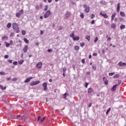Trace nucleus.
<instances>
[{
  "instance_id": "f257e3e1",
  "label": "nucleus",
  "mask_w": 126,
  "mask_h": 126,
  "mask_svg": "<svg viewBox=\"0 0 126 126\" xmlns=\"http://www.w3.org/2000/svg\"><path fill=\"white\" fill-rule=\"evenodd\" d=\"M12 27L16 33H19V32H20L19 31V27L16 23H14L12 24Z\"/></svg>"
},
{
  "instance_id": "f03ea898",
  "label": "nucleus",
  "mask_w": 126,
  "mask_h": 126,
  "mask_svg": "<svg viewBox=\"0 0 126 126\" xmlns=\"http://www.w3.org/2000/svg\"><path fill=\"white\" fill-rule=\"evenodd\" d=\"M83 7L85 8V12L86 13H88L90 11V7H89V6H87L86 4H84Z\"/></svg>"
},
{
  "instance_id": "7ed1b4c3",
  "label": "nucleus",
  "mask_w": 126,
  "mask_h": 126,
  "mask_svg": "<svg viewBox=\"0 0 126 126\" xmlns=\"http://www.w3.org/2000/svg\"><path fill=\"white\" fill-rule=\"evenodd\" d=\"M50 15H51V11L48 10L44 15L43 17L44 18H48Z\"/></svg>"
},
{
  "instance_id": "20e7f679",
  "label": "nucleus",
  "mask_w": 126,
  "mask_h": 126,
  "mask_svg": "<svg viewBox=\"0 0 126 126\" xmlns=\"http://www.w3.org/2000/svg\"><path fill=\"white\" fill-rule=\"evenodd\" d=\"M40 83V81H36L34 82H32L31 83V86H33L34 85H37V84H39Z\"/></svg>"
},
{
  "instance_id": "39448f33",
  "label": "nucleus",
  "mask_w": 126,
  "mask_h": 126,
  "mask_svg": "<svg viewBox=\"0 0 126 126\" xmlns=\"http://www.w3.org/2000/svg\"><path fill=\"white\" fill-rule=\"evenodd\" d=\"M119 66H126V63H123L122 62H120L119 63H118Z\"/></svg>"
},
{
  "instance_id": "423d86ee",
  "label": "nucleus",
  "mask_w": 126,
  "mask_h": 126,
  "mask_svg": "<svg viewBox=\"0 0 126 126\" xmlns=\"http://www.w3.org/2000/svg\"><path fill=\"white\" fill-rule=\"evenodd\" d=\"M37 68H41L42 67V62H39L36 65Z\"/></svg>"
},
{
  "instance_id": "0eeeda50",
  "label": "nucleus",
  "mask_w": 126,
  "mask_h": 126,
  "mask_svg": "<svg viewBox=\"0 0 126 126\" xmlns=\"http://www.w3.org/2000/svg\"><path fill=\"white\" fill-rule=\"evenodd\" d=\"M43 86V89L45 91L48 90L47 88V83H44L43 84H42Z\"/></svg>"
},
{
  "instance_id": "6e6552de",
  "label": "nucleus",
  "mask_w": 126,
  "mask_h": 126,
  "mask_svg": "<svg viewBox=\"0 0 126 126\" xmlns=\"http://www.w3.org/2000/svg\"><path fill=\"white\" fill-rule=\"evenodd\" d=\"M102 79L104 82L105 85H108V80H107V79H106V78L105 77H104Z\"/></svg>"
},
{
  "instance_id": "1a4fd4ad",
  "label": "nucleus",
  "mask_w": 126,
  "mask_h": 126,
  "mask_svg": "<svg viewBox=\"0 0 126 126\" xmlns=\"http://www.w3.org/2000/svg\"><path fill=\"white\" fill-rule=\"evenodd\" d=\"M33 77H31L29 78H27L26 80L25 81V83H28V82H30V80H31V79H32Z\"/></svg>"
},
{
  "instance_id": "9d476101",
  "label": "nucleus",
  "mask_w": 126,
  "mask_h": 126,
  "mask_svg": "<svg viewBox=\"0 0 126 126\" xmlns=\"http://www.w3.org/2000/svg\"><path fill=\"white\" fill-rule=\"evenodd\" d=\"M27 50H28V45H25L24 48H23V52L24 53H27Z\"/></svg>"
},
{
  "instance_id": "9b49d317",
  "label": "nucleus",
  "mask_w": 126,
  "mask_h": 126,
  "mask_svg": "<svg viewBox=\"0 0 126 126\" xmlns=\"http://www.w3.org/2000/svg\"><path fill=\"white\" fill-rule=\"evenodd\" d=\"M117 86H118V84H115L114 85L111 89V91H116V89L117 88Z\"/></svg>"
},
{
  "instance_id": "f8f14e48",
  "label": "nucleus",
  "mask_w": 126,
  "mask_h": 126,
  "mask_svg": "<svg viewBox=\"0 0 126 126\" xmlns=\"http://www.w3.org/2000/svg\"><path fill=\"white\" fill-rule=\"evenodd\" d=\"M70 16V13L69 12H67L65 14V17L66 18H68Z\"/></svg>"
},
{
  "instance_id": "ddd939ff",
  "label": "nucleus",
  "mask_w": 126,
  "mask_h": 126,
  "mask_svg": "<svg viewBox=\"0 0 126 126\" xmlns=\"http://www.w3.org/2000/svg\"><path fill=\"white\" fill-rule=\"evenodd\" d=\"M100 15H102V16H103V17H104V18H108V15H107V14H106L102 13V12H100Z\"/></svg>"
},
{
  "instance_id": "4468645a",
  "label": "nucleus",
  "mask_w": 126,
  "mask_h": 126,
  "mask_svg": "<svg viewBox=\"0 0 126 126\" xmlns=\"http://www.w3.org/2000/svg\"><path fill=\"white\" fill-rule=\"evenodd\" d=\"M93 91V90H92V89H91V88H90L89 89H88V93L89 94H91V93H92Z\"/></svg>"
},
{
  "instance_id": "2eb2a0df",
  "label": "nucleus",
  "mask_w": 126,
  "mask_h": 126,
  "mask_svg": "<svg viewBox=\"0 0 126 126\" xmlns=\"http://www.w3.org/2000/svg\"><path fill=\"white\" fill-rule=\"evenodd\" d=\"M73 39L74 41H78V40H79V36H74V38Z\"/></svg>"
},
{
  "instance_id": "dca6fc26",
  "label": "nucleus",
  "mask_w": 126,
  "mask_h": 126,
  "mask_svg": "<svg viewBox=\"0 0 126 126\" xmlns=\"http://www.w3.org/2000/svg\"><path fill=\"white\" fill-rule=\"evenodd\" d=\"M116 13H115L114 14H113L112 15V17H111V21H113V20H114V18H115V17H116Z\"/></svg>"
},
{
  "instance_id": "f3484780",
  "label": "nucleus",
  "mask_w": 126,
  "mask_h": 126,
  "mask_svg": "<svg viewBox=\"0 0 126 126\" xmlns=\"http://www.w3.org/2000/svg\"><path fill=\"white\" fill-rule=\"evenodd\" d=\"M117 12L120 11V3H118L117 4Z\"/></svg>"
},
{
  "instance_id": "a211bd4d",
  "label": "nucleus",
  "mask_w": 126,
  "mask_h": 126,
  "mask_svg": "<svg viewBox=\"0 0 126 126\" xmlns=\"http://www.w3.org/2000/svg\"><path fill=\"white\" fill-rule=\"evenodd\" d=\"M26 119H27V118H25V116H22L21 117H20V118H19L20 120H23L25 121L26 120Z\"/></svg>"
},
{
  "instance_id": "6ab92c4d",
  "label": "nucleus",
  "mask_w": 126,
  "mask_h": 126,
  "mask_svg": "<svg viewBox=\"0 0 126 126\" xmlns=\"http://www.w3.org/2000/svg\"><path fill=\"white\" fill-rule=\"evenodd\" d=\"M7 28L9 29L11 27V23H8L7 24Z\"/></svg>"
},
{
  "instance_id": "aec40b11",
  "label": "nucleus",
  "mask_w": 126,
  "mask_h": 126,
  "mask_svg": "<svg viewBox=\"0 0 126 126\" xmlns=\"http://www.w3.org/2000/svg\"><path fill=\"white\" fill-rule=\"evenodd\" d=\"M20 16H21V15L19 12H18L16 14V17H18V18H19V17H20Z\"/></svg>"
},
{
  "instance_id": "412c9836",
  "label": "nucleus",
  "mask_w": 126,
  "mask_h": 126,
  "mask_svg": "<svg viewBox=\"0 0 126 126\" xmlns=\"http://www.w3.org/2000/svg\"><path fill=\"white\" fill-rule=\"evenodd\" d=\"M70 37L71 38H74V32H72L70 34Z\"/></svg>"
},
{
  "instance_id": "4be33fe9",
  "label": "nucleus",
  "mask_w": 126,
  "mask_h": 126,
  "mask_svg": "<svg viewBox=\"0 0 126 126\" xmlns=\"http://www.w3.org/2000/svg\"><path fill=\"white\" fill-rule=\"evenodd\" d=\"M24 42H25V43H26V44H28V43H29V40H28V39H27V38H24Z\"/></svg>"
},
{
  "instance_id": "5701e85b",
  "label": "nucleus",
  "mask_w": 126,
  "mask_h": 126,
  "mask_svg": "<svg viewBox=\"0 0 126 126\" xmlns=\"http://www.w3.org/2000/svg\"><path fill=\"white\" fill-rule=\"evenodd\" d=\"M120 15L121 16H122L123 17H124V16H126V15L125 14V13L124 12H120Z\"/></svg>"
},
{
  "instance_id": "b1692460",
  "label": "nucleus",
  "mask_w": 126,
  "mask_h": 126,
  "mask_svg": "<svg viewBox=\"0 0 126 126\" xmlns=\"http://www.w3.org/2000/svg\"><path fill=\"white\" fill-rule=\"evenodd\" d=\"M63 98L64 99H66V96H68V94H67V93H65L64 94H63Z\"/></svg>"
},
{
  "instance_id": "393cba45",
  "label": "nucleus",
  "mask_w": 126,
  "mask_h": 126,
  "mask_svg": "<svg viewBox=\"0 0 126 126\" xmlns=\"http://www.w3.org/2000/svg\"><path fill=\"white\" fill-rule=\"evenodd\" d=\"M2 40H7L8 39V37L6 36H4L2 37Z\"/></svg>"
},
{
  "instance_id": "a878e982",
  "label": "nucleus",
  "mask_w": 126,
  "mask_h": 126,
  "mask_svg": "<svg viewBox=\"0 0 126 126\" xmlns=\"http://www.w3.org/2000/svg\"><path fill=\"white\" fill-rule=\"evenodd\" d=\"M24 12V11L23 10V9H21V10L19 11V13L20 14H21V15H22L23 14V12Z\"/></svg>"
},
{
  "instance_id": "bb28decb",
  "label": "nucleus",
  "mask_w": 126,
  "mask_h": 126,
  "mask_svg": "<svg viewBox=\"0 0 126 126\" xmlns=\"http://www.w3.org/2000/svg\"><path fill=\"white\" fill-rule=\"evenodd\" d=\"M5 44L6 45V47L7 48H8V47H9V46H10V43H8L7 42H5Z\"/></svg>"
},
{
  "instance_id": "cd10ccee",
  "label": "nucleus",
  "mask_w": 126,
  "mask_h": 126,
  "mask_svg": "<svg viewBox=\"0 0 126 126\" xmlns=\"http://www.w3.org/2000/svg\"><path fill=\"white\" fill-rule=\"evenodd\" d=\"M126 28V26L122 25L120 27V29L122 30V29H125Z\"/></svg>"
},
{
  "instance_id": "c85d7f7f",
  "label": "nucleus",
  "mask_w": 126,
  "mask_h": 126,
  "mask_svg": "<svg viewBox=\"0 0 126 126\" xmlns=\"http://www.w3.org/2000/svg\"><path fill=\"white\" fill-rule=\"evenodd\" d=\"M74 49L75 51H78V50H79V47L78 46H76L74 47Z\"/></svg>"
},
{
  "instance_id": "c756f323",
  "label": "nucleus",
  "mask_w": 126,
  "mask_h": 126,
  "mask_svg": "<svg viewBox=\"0 0 126 126\" xmlns=\"http://www.w3.org/2000/svg\"><path fill=\"white\" fill-rule=\"evenodd\" d=\"M110 111H111V108H109L106 111V115H108V114H109V112H110Z\"/></svg>"
},
{
  "instance_id": "7c9ffc66",
  "label": "nucleus",
  "mask_w": 126,
  "mask_h": 126,
  "mask_svg": "<svg viewBox=\"0 0 126 126\" xmlns=\"http://www.w3.org/2000/svg\"><path fill=\"white\" fill-rule=\"evenodd\" d=\"M86 39H87V40H88V41H90V36L88 35L86 36Z\"/></svg>"
},
{
  "instance_id": "2f4dec72",
  "label": "nucleus",
  "mask_w": 126,
  "mask_h": 126,
  "mask_svg": "<svg viewBox=\"0 0 126 126\" xmlns=\"http://www.w3.org/2000/svg\"><path fill=\"white\" fill-rule=\"evenodd\" d=\"M111 28H116V24H112L111 25Z\"/></svg>"
},
{
  "instance_id": "473e14b6",
  "label": "nucleus",
  "mask_w": 126,
  "mask_h": 126,
  "mask_svg": "<svg viewBox=\"0 0 126 126\" xmlns=\"http://www.w3.org/2000/svg\"><path fill=\"white\" fill-rule=\"evenodd\" d=\"M19 64H22V63H24V60H22L21 61H19L18 62Z\"/></svg>"
},
{
  "instance_id": "72a5a7b5",
  "label": "nucleus",
  "mask_w": 126,
  "mask_h": 126,
  "mask_svg": "<svg viewBox=\"0 0 126 126\" xmlns=\"http://www.w3.org/2000/svg\"><path fill=\"white\" fill-rule=\"evenodd\" d=\"M80 17H81V18H84V14H83V13H81Z\"/></svg>"
},
{
  "instance_id": "f704fd0d",
  "label": "nucleus",
  "mask_w": 126,
  "mask_h": 126,
  "mask_svg": "<svg viewBox=\"0 0 126 126\" xmlns=\"http://www.w3.org/2000/svg\"><path fill=\"white\" fill-rule=\"evenodd\" d=\"M115 75V72H112V73H109V75L110 76H113V75Z\"/></svg>"
},
{
  "instance_id": "c9c22d12",
  "label": "nucleus",
  "mask_w": 126,
  "mask_h": 126,
  "mask_svg": "<svg viewBox=\"0 0 126 126\" xmlns=\"http://www.w3.org/2000/svg\"><path fill=\"white\" fill-rule=\"evenodd\" d=\"M119 77H120L119 74L114 75V78H119Z\"/></svg>"
},
{
  "instance_id": "e433bc0d",
  "label": "nucleus",
  "mask_w": 126,
  "mask_h": 126,
  "mask_svg": "<svg viewBox=\"0 0 126 126\" xmlns=\"http://www.w3.org/2000/svg\"><path fill=\"white\" fill-rule=\"evenodd\" d=\"M22 35H25V34H26V32H25V31H24V30H23L22 31Z\"/></svg>"
},
{
  "instance_id": "4c0bfd02",
  "label": "nucleus",
  "mask_w": 126,
  "mask_h": 126,
  "mask_svg": "<svg viewBox=\"0 0 126 126\" xmlns=\"http://www.w3.org/2000/svg\"><path fill=\"white\" fill-rule=\"evenodd\" d=\"M48 5H46L45 6V8H44V11H47V10H48Z\"/></svg>"
},
{
  "instance_id": "58836bf2",
  "label": "nucleus",
  "mask_w": 126,
  "mask_h": 126,
  "mask_svg": "<svg viewBox=\"0 0 126 126\" xmlns=\"http://www.w3.org/2000/svg\"><path fill=\"white\" fill-rule=\"evenodd\" d=\"M45 120V117H43L41 120H40V122L41 123H43V122H44V121Z\"/></svg>"
},
{
  "instance_id": "ea45409f",
  "label": "nucleus",
  "mask_w": 126,
  "mask_h": 126,
  "mask_svg": "<svg viewBox=\"0 0 126 126\" xmlns=\"http://www.w3.org/2000/svg\"><path fill=\"white\" fill-rule=\"evenodd\" d=\"M0 74L1 75H5V73L4 72H0Z\"/></svg>"
},
{
  "instance_id": "a19ab883",
  "label": "nucleus",
  "mask_w": 126,
  "mask_h": 126,
  "mask_svg": "<svg viewBox=\"0 0 126 126\" xmlns=\"http://www.w3.org/2000/svg\"><path fill=\"white\" fill-rule=\"evenodd\" d=\"M17 80V78H13L12 79V81H16Z\"/></svg>"
},
{
  "instance_id": "79ce46f5",
  "label": "nucleus",
  "mask_w": 126,
  "mask_h": 126,
  "mask_svg": "<svg viewBox=\"0 0 126 126\" xmlns=\"http://www.w3.org/2000/svg\"><path fill=\"white\" fill-rule=\"evenodd\" d=\"M85 45V43H80L81 47H84Z\"/></svg>"
},
{
  "instance_id": "37998d69",
  "label": "nucleus",
  "mask_w": 126,
  "mask_h": 126,
  "mask_svg": "<svg viewBox=\"0 0 126 126\" xmlns=\"http://www.w3.org/2000/svg\"><path fill=\"white\" fill-rule=\"evenodd\" d=\"M100 3L101 4H106V2L104 1H100Z\"/></svg>"
},
{
  "instance_id": "c03bdc74",
  "label": "nucleus",
  "mask_w": 126,
  "mask_h": 126,
  "mask_svg": "<svg viewBox=\"0 0 126 126\" xmlns=\"http://www.w3.org/2000/svg\"><path fill=\"white\" fill-rule=\"evenodd\" d=\"M92 67H93L94 70H96V66L93 65L92 66Z\"/></svg>"
},
{
  "instance_id": "a18cd8bd",
  "label": "nucleus",
  "mask_w": 126,
  "mask_h": 126,
  "mask_svg": "<svg viewBox=\"0 0 126 126\" xmlns=\"http://www.w3.org/2000/svg\"><path fill=\"white\" fill-rule=\"evenodd\" d=\"M95 17V15L92 14L91 15V18L92 19H93V18H94Z\"/></svg>"
},
{
  "instance_id": "49530a36",
  "label": "nucleus",
  "mask_w": 126,
  "mask_h": 126,
  "mask_svg": "<svg viewBox=\"0 0 126 126\" xmlns=\"http://www.w3.org/2000/svg\"><path fill=\"white\" fill-rule=\"evenodd\" d=\"M14 35V33L11 32L10 34V37H13Z\"/></svg>"
},
{
  "instance_id": "de8ad7c7",
  "label": "nucleus",
  "mask_w": 126,
  "mask_h": 126,
  "mask_svg": "<svg viewBox=\"0 0 126 126\" xmlns=\"http://www.w3.org/2000/svg\"><path fill=\"white\" fill-rule=\"evenodd\" d=\"M120 20L121 22H124V20L122 18H120Z\"/></svg>"
},
{
  "instance_id": "09e8293b",
  "label": "nucleus",
  "mask_w": 126,
  "mask_h": 126,
  "mask_svg": "<svg viewBox=\"0 0 126 126\" xmlns=\"http://www.w3.org/2000/svg\"><path fill=\"white\" fill-rule=\"evenodd\" d=\"M98 41V37H96L95 40H94V43H96Z\"/></svg>"
},
{
  "instance_id": "8fccbe9b",
  "label": "nucleus",
  "mask_w": 126,
  "mask_h": 126,
  "mask_svg": "<svg viewBox=\"0 0 126 126\" xmlns=\"http://www.w3.org/2000/svg\"><path fill=\"white\" fill-rule=\"evenodd\" d=\"M65 71H66V67H64L63 68V72H65Z\"/></svg>"
},
{
  "instance_id": "3c124183",
  "label": "nucleus",
  "mask_w": 126,
  "mask_h": 126,
  "mask_svg": "<svg viewBox=\"0 0 126 126\" xmlns=\"http://www.w3.org/2000/svg\"><path fill=\"white\" fill-rule=\"evenodd\" d=\"M13 64H14V65H17V62H16V61L13 62Z\"/></svg>"
},
{
  "instance_id": "603ef678",
  "label": "nucleus",
  "mask_w": 126,
  "mask_h": 126,
  "mask_svg": "<svg viewBox=\"0 0 126 126\" xmlns=\"http://www.w3.org/2000/svg\"><path fill=\"white\" fill-rule=\"evenodd\" d=\"M47 52H48V53H51V52H53V50H52V49H48L47 50Z\"/></svg>"
},
{
  "instance_id": "864d4df0",
  "label": "nucleus",
  "mask_w": 126,
  "mask_h": 126,
  "mask_svg": "<svg viewBox=\"0 0 126 126\" xmlns=\"http://www.w3.org/2000/svg\"><path fill=\"white\" fill-rule=\"evenodd\" d=\"M88 86V83H86L85 84V87H86V88H87Z\"/></svg>"
},
{
  "instance_id": "5fc2aeb1",
  "label": "nucleus",
  "mask_w": 126,
  "mask_h": 126,
  "mask_svg": "<svg viewBox=\"0 0 126 126\" xmlns=\"http://www.w3.org/2000/svg\"><path fill=\"white\" fill-rule=\"evenodd\" d=\"M7 62L8 63H12V60H9L7 61Z\"/></svg>"
},
{
  "instance_id": "6e6d98bb",
  "label": "nucleus",
  "mask_w": 126,
  "mask_h": 126,
  "mask_svg": "<svg viewBox=\"0 0 126 126\" xmlns=\"http://www.w3.org/2000/svg\"><path fill=\"white\" fill-rule=\"evenodd\" d=\"M41 120V116H38L37 118V121L39 122Z\"/></svg>"
},
{
  "instance_id": "4d7b16f0",
  "label": "nucleus",
  "mask_w": 126,
  "mask_h": 126,
  "mask_svg": "<svg viewBox=\"0 0 126 126\" xmlns=\"http://www.w3.org/2000/svg\"><path fill=\"white\" fill-rule=\"evenodd\" d=\"M0 89H1V90H3V87H2V86H1V85H0Z\"/></svg>"
},
{
  "instance_id": "13d9d810",
  "label": "nucleus",
  "mask_w": 126,
  "mask_h": 126,
  "mask_svg": "<svg viewBox=\"0 0 126 126\" xmlns=\"http://www.w3.org/2000/svg\"><path fill=\"white\" fill-rule=\"evenodd\" d=\"M59 30H63V27L62 26H60L59 28Z\"/></svg>"
},
{
  "instance_id": "bf43d9fd",
  "label": "nucleus",
  "mask_w": 126,
  "mask_h": 126,
  "mask_svg": "<svg viewBox=\"0 0 126 126\" xmlns=\"http://www.w3.org/2000/svg\"><path fill=\"white\" fill-rule=\"evenodd\" d=\"M4 58L5 59H8V55H5L4 56Z\"/></svg>"
},
{
  "instance_id": "052dcab7",
  "label": "nucleus",
  "mask_w": 126,
  "mask_h": 126,
  "mask_svg": "<svg viewBox=\"0 0 126 126\" xmlns=\"http://www.w3.org/2000/svg\"><path fill=\"white\" fill-rule=\"evenodd\" d=\"M82 63H85V60L84 59H82Z\"/></svg>"
},
{
  "instance_id": "680f3d73",
  "label": "nucleus",
  "mask_w": 126,
  "mask_h": 126,
  "mask_svg": "<svg viewBox=\"0 0 126 126\" xmlns=\"http://www.w3.org/2000/svg\"><path fill=\"white\" fill-rule=\"evenodd\" d=\"M35 8H36V9L37 10H39V6L37 5V6H36Z\"/></svg>"
},
{
  "instance_id": "e2e57ef3",
  "label": "nucleus",
  "mask_w": 126,
  "mask_h": 126,
  "mask_svg": "<svg viewBox=\"0 0 126 126\" xmlns=\"http://www.w3.org/2000/svg\"><path fill=\"white\" fill-rule=\"evenodd\" d=\"M91 23L92 24H94V23H95V21L93 20V21H92Z\"/></svg>"
},
{
  "instance_id": "0e129e2a",
  "label": "nucleus",
  "mask_w": 126,
  "mask_h": 126,
  "mask_svg": "<svg viewBox=\"0 0 126 126\" xmlns=\"http://www.w3.org/2000/svg\"><path fill=\"white\" fill-rule=\"evenodd\" d=\"M91 106H92V103H90L89 104V108H90V107H91Z\"/></svg>"
},
{
  "instance_id": "69168bd1",
  "label": "nucleus",
  "mask_w": 126,
  "mask_h": 126,
  "mask_svg": "<svg viewBox=\"0 0 126 126\" xmlns=\"http://www.w3.org/2000/svg\"><path fill=\"white\" fill-rule=\"evenodd\" d=\"M101 52H102V54H105V50L102 49Z\"/></svg>"
},
{
  "instance_id": "338daca9",
  "label": "nucleus",
  "mask_w": 126,
  "mask_h": 126,
  "mask_svg": "<svg viewBox=\"0 0 126 126\" xmlns=\"http://www.w3.org/2000/svg\"><path fill=\"white\" fill-rule=\"evenodd\" d=\"M11 80V78L9 77L7 78V80L8 81L9 80Z\"/></svg>"
},
{
  "instance_id": "774afa93",
  "label": "nucleus",
  "mask_w": 126,
  "mask_h": 126,
  "mask_svg": "<svg viewBox=\"0 0 126 126\" xmlns=\"http://www.w3.org/2000/svg\"><path fill=\"white\" fill-rule=\"evenodd\" d=\"M89 74H90V72H87L86 73V75H89Z\"/></svg>"
}]
</instances>
